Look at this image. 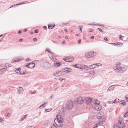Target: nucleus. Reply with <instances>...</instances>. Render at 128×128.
Returning a JSON list of instances; mask_svg holds the SVG:
<instances>
[{
  "label": "nucleus",
  "mask_w": 128,
  "mask_h": 128,
  "mask_svg": "<svg viewBox=\"0 0 128 128\" xmlns=\"http://www.w3.org/2000/svg\"><path fill=\"white\" fill-rule=\"evenodd\" d=\"M103 113L102 112H100L98 113L96 115L97 118L99 119V122L96 124V125L98 124H101L105 123L104 118L103 116Z\"/></svg>",
  "instance_id": "f257e3e1"
},
{
  "label": "nucleus",
  "mask_w": 128,
  "mask_h": 128,
  "mask_svg": "<svg viewBox=\"0 0 128 128\" xmlns=\"http://www.w3.org/2000/svg\"><path fill=\"white\" fill-rule=\"evenodd\" d=\"M120 64H115V66H114L113 68L116 70V72L118 73H122L126 70V69L124 67L120 66Z\"/></svg>",
  "instance_id": "f03ea898"
},
{
  "label": "nucleus",
  "mask_w": 128,
  "mask_h": 128,
  "mask_svg": "<svg viewBox=\"0 0 128 128\" xmlns=\"http://www.w3.org/2000/svg\"><path fill=\"white\" fill-rule=\"evenodd\" d=\"M73 102L70 100L67 101L66 103V108L68 110H69L73 108Z\"/></svg>",
  "instance_id": "7ed1b4c3"
},
{
  "label": "nucleus",
  "mask_w": 128,
  "mask_h": 128,
  "mask_svg": "<svg viewBox=\"0 0 128 128\" xmlns=\"http://www.w3.org/2000/svg\"><path fill=\"white\" fill-rule=\"evenodd\" d=\"M53 75L55 76H63L64 74V73L62 71H57L55 72L53 74Z\"/></svg>",
  "instance_id": "20e7f679"
},
{
  "label": "nucleus",
  "mask_w": 128,
  "mask_h": 128,
  "mask_svg": "<svg viewBox=\"0 0 128 128\" xmlns=\"http://www.w3.org/2000/svg\"><path fill=\"white\" fill-rule=\"evenodd\" d=\"M72 66L75 68L80 69L84 68L86 67L88 68L87 66L84 64H73Z\"/></svg>",
  "instance_id": "39448f33"
},
{
  "label": "nucleus",
  "mask_w": 128,
  "mask_h": 128,
  "mask_svg": "<svg viewBox=\"0 0 128 128\" xmlns=\"http://www.w3.org/2000/svg\"><path fill=\"white\" fill-rule=\"evenodd\" d=\"M116 125L119 128H124L125 126V124L123 121H119Z\"/></svg>",
  "instance_id": "423d86ee"
},
{
  "label": "nucleus",
  "mask_w": 128,
  "mask_h": 128,
  "mask_svg": "<svg viewBox=\"0 0 128 128\" xmlns=\"http://www.w3.org/2000/svg\"><path fill=\"white\" fill-rule=\"evenodd\" d=\"M58 120H59L58 121L59 123H58L59 124H57V126L60 127H62L63 126V124L64 120L62 118L61 116L60 118L59 117Z\"/></svg>",
  "instance_id": "0eeeda50"
},
{
  "label": "nucleus",
  "mask_w": 128,
  "mask_h": 128,
  "mask_svg": "<svg viewBox=\"0 0 128 128\" xmlns=\"http://www.w3.org/2000/svg\"><path fill=\"white\" fill-rule=\"evenodd\" d=\"M22 60V59L21 57H16L14 58L12 60V62L13 63L14 62H18L20 61H21Z\"/></svg>",
  "instance_id": "6e6552de"
},
{
  "label": "nucleus",
  "mask_w": 128,
  "mask_h": 128,
  "mask_svg": "<svg viewBox=\"0 0 128 128\" xmlns=\"http://www.w3.org/2000/svg\"><path fill=\"white\" fill-rule=\"evenodd\" d=\"M77 102L78 104H82L84 102V100L81 97H78L77 98Z\"/></svg>",
  "instance_id": "1a4fd4ad"
},
{
  "label": "nucleus",
  "mask_w": 128,
  "mask_h": 128,
  "mask_svg": "<svg viewBox=\"0 0 128 128\" xmlns=\"http://www.w3.org/2000/svg\"><path fill=\"white\" fill-rule=\"evenodd\" d=\"M84 100L86 103L88 104H90L92 101V99L91 98H85Z\"/></svg>",
  "instance_id": "9d476101"
},
{
  "label": "nucleus",
  "mask_w": 128,
  "mask_h": 128,
  "mask_svg": "<svg viewBox=\"0 0 128 128\" xmlns=\"http://www.w3.org/2000/svg\"><path fill=\"white\" fill-rule=\"evenodd\" d=\"M21 70V69L20 68H16L15 70V72H16L17 73H18L19 74H26V73L24 72H20V70Z\"/></svg>",
  "instance_id": "9b49d317"
},
{
  "label": "nucleus",
  "mask_w": 128,
  "mask_h": 128,
  "mask_svg": "<svg viewBox=\"0 0 128 128\" xmlns=\"http://www.w3.org/2000/svg\"><path fill=\"white\" fill-rule=\"evenodd\" d=\"M94 106V109L97 111L100 110L102 109V106L100 105H95Z\"/></svg>",
  "instance_id": "f8f14e48"
},
{
  "label": "nucleus",
  "mask_w": 128,
  "mask_h": 128,
  "mask_svg": "<svg viewBox=\"0 0 128 128\" xmlns=\"http://www.w3.org/2000/svg\"><path fill=\"white\" fill-rule=\"evenodd\" d=\"M72 71V69L66 68H64L63 70L64 72H71Z\"/></svg>",
  "instance_id": "ddd939ff"
},
{
  "label": "nucleus",
  "mask_w": 128,
  "mask_h": 128,
  "mask_svg": "<svg viewBox=\"0 0 128 128\" xmlns=\"http://www.w3.org/2000/svg\"><path fill=\"white\" fill-rule=\"evenodd\" d=\"M51 64H42L41 66L44 68L48 69L51 68Z\"/></svg>",
  "instance_id": "4468645a"
},
{
  "label": "nucleus",
  "mask_w": 128,
  "mask_h": 128,
  "mask_svg": "<svg viewBox=\"0 0 128 128\" xmlns=\"http://www.w3.org/2000/svg\"><path fill=\"white\" fill-rule=\"evenodd\" d=\"M56 117L57 118H55L54 119V122H55V123L57 125V124H58V123H59V122L58 121H59V120H59V118L60 117V116L59 115H57L56 116Z\"/></svg>",
  "instance_id": "2eb2a0df"
},
{
  "label": "nucleus",
  "mask_w": 128,
  "mask_h": 128,
  "mask_svg": "<svg viewBox=\"0 0 128 128\" xmlns=\"http://www.w3.org/2000/svg\"><path fill=\"white\" fill-rule=\"evenodd\" d=\"M18 90V94H20L22 93L24 91L23 88L22 87H19L17 89Z\"/></svg>",
  "instance_id": "dca6fc26"
},
{
  "label": "nucleus",
  "mask_w": 128,
  "mask_h": 128,
  "mask_svg": "<svg viewBox=\"0 0 128 128\" xmlns=\"http://www.w3.org/2000/svg\"><path fill=\"white\" fill-rule=\"evenodd\" d=\"M62 64H51V68H55L58 66H60Z\"/></svg>",
  "instance_id": "f3484780"
},
{
  "label": "nucleus",
  "mask_w": 128,
  "mask_h": 128,
  "mask_svg": "<svg viewBox=\"0 0 128 128\" xmlns=\"http://www.w3.org/2000/svg\"><path fill=\"white\" fill-rule=\"evenodd\" d=\"M97 64H92L89 67V68H94L96 66L97 67L98 66H101L102 64H100V65H96Z\"/></svg>",
  "instance_id": "a211bd4d"
},
{
  "label": "nucleus",
  "mask_w": 128,
  "mask_h": 128,
  "mask_svg": "<svg viewBox=\"0 0 128 128\" xmlns=\"http://www.w3.org/2000/svg\"><path fill=\"white\" fill-rule=\"evenodd\" d=\"M114 85H112L110 86L107 89V92L110 91H112L114 90Z\"/></svg>",
  "instance_id": "6ab92c4d"
},
{
  "label": "nucleus",
  "mask_w": 128,
  "mask_h": 128,
  "mask_svg": "<svg viewBox=\"0 0 128 128\" xmlns=\"http://www.w3.org/2000/svg\"><path fill=\"white\" fill-rule=\"evenodd\" d=\"M88 52L89 54V55L91 56V57L92 56H96V52Z\"/></svg>",
  "instance_id": "aec40b11"
},
{
  "label": "nucleus",
  "mask_w": 128,
  "mask_h": 128,
  "mask_svg": "<svg viewBox=\"0 0 128 128\" xmlns=\"http://www.w3.org/2000/svg\"><path fill=\"white\" fill-rule=\"evenodd\" d=\"M35 66V64H27L26 66L29 68H34Z\"/></svg>",
  "instance_id": "412c9836"
},
{
  "label": "nucleus",
  "mask_w": 128,
  "mask_h": 128,
  "mask_svg": "<svg viewBox=\"0 0 128 128\" xmlns=\"http://www.w3.org/2000/svg\"><path fill=\"white\" fill-rule=\"evenodd\" d=\"M93 103L95 105H100L99 101L97 100H95L93 101Z\"/></svg>",
  "instance_id": "4be33fe9"
},
{
  "label": "nucleus",
  "mask_w": 128,
  "mask_h": 128,
  "mask_svg": "<svg viewBox=\"0 0 128 128\" xmlns=\"http://www.w3.org/2000/svg\"><path fill=\"white\" fill-rule=\"evenodd\" d=\"M38 63H39V61L38 60H35L30 63H27L26 64H35Z\"/></svg>",
  "instance_id": "5701e85b"
},
{
  "label": "nucleus",
  "mask_w": 128,
  "mask_h": 128,
  "mask_svg": "<svg viewBox=\"0 0 128 128\" xmlns=\"http://www.w3.org/2000/svg\"><path fill=\"white\" fill-rule=\"evenodd\" d=\"M55 25L54 24L52 25L50 24V25H48V28L49 29H52L55 26Z\"/></svg>",
  "instance_id": "b1692460"
},
{
  "label": "nucleus",
  "mask_w": 128,
  "mask_h": 128,
  "mask_svg": "<svg viewBox=\"0 0 128 128\" xmlns=\"http://www.w3.org/2000/svg\"><path fill=\"white\" fill-rule=\"evenodd\" d=\"M120 104H122L124 105L126 104V101L124 100H121L120 101Z\"/></svg>",
  "instance_id": "393cba45"
},
{
  "label": "nucleus",
  "mask_w": 128,
  "mask_h": 128,
  "mask_svg": "<svg viewBox=\"0 0 128 128\" xmlns=\"http://www.w3.org/2000/svg\"><path fill=\"white\" fill-rule=\"evenodd\" d=\"M74 60V58H68V59L67 61H66V62H72Z\"/></svg>",
  "instance_id": "a878e982"
},
{
  "label": "nucleus",
  "mask_w": 128,
  "mask_h": 128,
  "mask_svg": "<svg viewBox=\"0 0 128 128\" xmlns=\"http://www.w3.org/2000/svg\"><path fill=\"white\" fill-rule=\"evenodd\" d=\"M5 67L6 68V69L7 68L10 67L11 66V64H4Z\"/></svg>",
  "instance_id": "bb28decb"
},
{
  "label": "nucleus",
  "mask_w": 128,
  "mask_h": 128,
  "mask_svg": "<svg viewBox=\"0 0 128 128\" xmlns=\"http://www.w3.org/2000/svg\"><path fill=\"white\" fill-rule=\"evenodd\" d=\"M85 56L87 58H91V56L89 55L88 52L86 54Z\"/></svg>",
  "instance_id": "cd10ccee"
},
{
  "label": "nucleus",
  "mask_w": 128,
  "mask_h": 128,
  "mask_svg": "<svg viewBox=\"0 0 128 128\" xmlns=\"http://www.w3.org/2000/svg\"><path fill=\"white\" fill-rule=\"evenodd\" d=\"M51 128H57L56 126L53 124H52L51 125Z\"/></svg>",
  "instance_id": "c85d7f7f"
},
{
  "label": "nucleus",
  "mask_w": 128,
  "mask_h": 128,
  "mask_svg": "<svg viewBox=\"0 0 128 128\" xmlns=\"http://www.w3.org/2000/svg\"><path fill=\"white\" fill-rule=\"evenodd\" d=\"M119 100L118 99H116L114 100L113 102L114 103H115L116 102V103H118L119 102Z\"/></svg>",
  "instance_id": "c756f323"
},
{
  "label": "nucleus",
  "mask_w": 128,
  "mask_h": 128,
  "mask_svg": "<svg viewBox=\"0 0 128 128\" xmlns=\"http://www.w3.org/2000/svg\"><path fill=\"white\" fill-rule=\"evenodd\" d=\"M52 61L54 62L55 60H56V59L54 56H52Z\"/></svg>",
  "instance_id": "7c9ffc66"
},
{
  "label": "nucleus",
  "mask_w": 128,
  "mask_h": 128,
  "mask_svg": "<svg viewBox=\"0 0 128 128\" xmlns=\"http://www.w3.org/2000/svg\"><path fill=\"white\" fill-rule=\"evenodd\" d=\"M62 111L64 112H66V109L65 107L62 108Z\"/></svg>",
  "instance_id": "2f4dec72"
},
{
  "label": "nucleus",
  "mask_w": 128,
  "mask_h": 128,
  "mask_svg": "<svg viewBox=\"0 0 128 128\" xmlns=\"http://www.w3.org/2000/svg\"><path fill=\"white\" fill-rule=\"evenodd\" d=\"M6 116L8 117H10L11 116L10 114L9 113L6 112Z\"/></svg>",
  "instance_id": "473e14b6"
},
{
  "label": "nucleus",
  "mask_w": 128,
  "mask_h": 128,
  "mask_svg": "<svg viewBox=\"0 0 128 128\" xmlns=\"http://www.w3.org/2000/svg\"><path fill=\"white\" fill-rule=\"evenodd\" d=\"M116 45L118 46V45H120L121 44L122 45L123 44L122 43L119 42H116Z\"/></svg>",
  "instance_id": "72a5a7b5"
},
{
  "label": "nucleus",
  "mask_w": 128,
  "mask_h": 128,
  "mask_svg": "<svg viewBox=\"0 0 128 128\" xmlns=\"http://www.w3.org/2000/svg\"><path fill=\"white\" fill-rule=\"evenodd\" d=\"M97 29L98 30H99L100 32H104L102 31L103 30L101 28H98Z\"/></svg>",
  "instance_id": "f704fd0d"
},
{
  "label": "nucleus",
  "mask_w": 128,
  "mask_h": 128,
  "mask_svg": "<svg viewBox=\"0 0 128 128\" xmlns=\"http://www.w3.org/2000/svg\"><path fill=\"white\" fill-rule=\"evenodd\" d=\"M124 116L125 117H128V113L127 112H126L125 113Z\"/></svg>",
  "instance_id": "c9c22d12"
},
{
  "label": "nucleus",
  "mask_w": 128,
  "mask_h": 128,
  "mask_svg": "<svg viewBox=\"0 0 128 128\" xmlns=\"http://www.w3.org/2000/svg\"><path fill=\"white\" fill-rule=\"evenodd\" d=\"M26 118V115L24 116L22 118H21L22 120H24V118Z\"/></svg>",
  "instance_id": "e433bc0d"
},
{
  "label": "nucleus",
  "mask_w": 128,
  "mask_h": 128,
  "mask_svg": "<svg viewBox=\"0 0 128 128\" xmlns=\"http://www.w3.org/2000/svg\"><path fill=\"white\" fill-rule=\"evenodd\" d=\"M125 97L126 98V100L127 101V102H128V94H126V96Z\"/></svg>",
  "instance_id": "4c0bfd02"
},
{
  "label": "nucleus",
  "mask_w": 128,
  "mask_h": 128,
  "mask_svg": "<svg viewBox=\"0 0 128 128\" xmlns=\"http://www.w3.org/2000/svg\"><path fill=\"white\" fill-rule=\"evenodd\" d=\"M83 27L82 26H78V28H80V30L81 32H82V30H81L82 28Z\"/></svg>",
  "instance_id": "58836bf2"
},
{
  "label": "nucleus",
  "mask_w": 128,
  "mask_h": 128,
  "mask_svg": "<svg viewBox=\"0 0 128 128\" xmlns=\"http://www.w3.org/2000/svg\"><path fill=\"white\" fill-rule=\"evenodd\" d=\"M38 30L37 29H36V30H35L34 31V32L35 33H38Z\"/></svg>",
  "instance_id": "ea45409f"
},
{
  "label": "nucleus",
  "mask_w": 128,
  "mask_h": 128,
  "mask_svg": "<svg viewBox=\"0 0 128 128\" xmlns=\"http://www.w3.org/2000/svg\"><path fill=\"white\" fill-rule=\"evenodd\" d=\"M51 110H50L48 109H46L45 110V111L46 112H49Z\"/></svg>",
  "instance_id": "a19ab883"
},
{
  "label": "nucleus",
  "mask_w": 128,
  "mask_h": 128,
  "mask_svg": "<svg viewBox=\"0 0 128 128\" xmlns=\"http://www.w3.org/2000/svg\"><path fill=\"white\" fill-rule=\"evenodd\" d=\"M46 50L47 51H48V52L50 53H51L52 54V53L50 51V49H47L46 48Z\"/></svg>",
  "instance_id": "79ce46f5"
},
{
  "label": "nucleus",
  "mask_w": 128,
  "mask_h": 128,
  "mask_svg": "<svg viewBox=\"0 0 128 128\" xmlns=\"http://www.w3.org/2000/svg\"><path fill=\"white\" fill-rule=\"evenodd\" d=\"M48 122L47 121L46 122L44 123V125L45 126H48Z\"/></svg>",
  "instance_id": "37998d69"
},
{
  "label": "nucleus",
  "mask_w": 128,
  "mask_h": 128,
  "mask_svg": "<svg viewBox=\"0 0 128 128\" xmlns=\"http://www.w3.org/2000/svg\"><path fill=\"white\" fill-rule=\"evenodd\" d=\"M63 59L64 60V61L66 62V61H67L68 60V58H63Z\"/></svg>",
  "instance_id": "c03bdc74"
},
{
  "label": "nucleus",
  "mask_w": 128,
  "mask_h": 128,
  "mask_svg": "<svg viewBox=\"0 0 128 128\" xmlns=\"http://www.w3.org/2000/svg\"><path fill=\"white\" fill-rule=\"evenodd\" d=\"M3 121V119L2 118H0V122L2 123Z\"/></svg>",
  "instance_id": "a18cd8bd"
},
{
  "label": "nucleus",
  "mask_w": 128,
  "mask_h": 128,
  "mask_svg": "<svg viewBox=\"0 0 128 128\" xmlns=\"http://www.w3.org/2000/svg\"><path fill=\"white\" fill-rule=\"evenodd\" d=\"M37 40V38H34L33 39V41L35 42Z\"/></svg>",
  "instance_id": "49530a36"
},
{
  "label": "nucleus",
  "mask_w": 128,
  "mask_h": 128,
  "mask_svg": "<svg viewBox=\"0 0 128 128\" xmlns=\"http://www.w3.org/2000/svg\"><path fill=\"white\" fill-rule=\"evenodd\" d=\"M27 128H34V127L33 126H28Z\"/></svg>",
  "instance_id": "de8ad7c7"
},
{
  "label": "nucleus",
  "mask_w": 128,
  "mask_h": 128,
  "mask_svg": "<svg viewBox=\"0 0 128 128\" xmlns=\"http://www.w3.org/2000/svg\"><path fill=\"white\" fill-rule=\"evenodd\" d=\"M43 28L45 30H46L47 28V27L46 26H43Z\"/></svg>",
  "instance_id": "09e8293b"
},
{
  "label": "nucleus",
  "mask_w": 128,
  "mask_h": 128,
  "mask_svg": "<svg viewBox=\"0 0 128 128\" xmlns=\"http://www.w3.org/2000/svg\"><path fill=\"white\" fill-rule=\"evenodd\" d=\"M120 37H119L121 39V40H122L123 39L122 38V37H123L124 36L121 35H120Z\"/></svg>",
  "instance_id": "8fccbe9b"
},
{
  "label": "nucleus",
  "mask_w": 128,
  "mask_h": 128,
  "mask_svg": "<svg viewBox=\"0 0 128 128\" xmlns=\"http://www.w3.org/2000/svg\"><path fill=\"white\" fill-rule=\"evenodd\" d=\"M61 63L60 62H57L56 63H55V62L53 63V64H60Z\"/></svg>",
  "instance_id": "3c124183"
},
{
  "label": "nucleus",
  "mask_w": 128,
  "mask_h": 128,
  "mask_svg": "<svg viewBox=\"0 0 128 128\" xmlns=\"http://www.w3.org/2000/svg\"><path fill=\"white\" fill-rule=\"evenodd\" d=\"M30 93H32V94H35L36 93V91H33V92H30Z\"/></svg>",
  "instance_id": "603ef678"
},
{
  "label": "nucleus",
  "mask_w": 128,
  "mask_h": 128,
  "mask_svg": "<svg viewBox=\"0 0 128 128\" xmlns=\"http://www.w3.org/2000/svg\"><path fill=\"white\" fill-rule=\"evenodd\" d=\"M94 70H92L91 71V73H90V74H94Z\"/></svg>",
  "instance_id": "864d4df0"
},
{
  "label": "nucleus",
  "mask_w": 128,
  "mask_h": 128,
  "mask_svg": "<svg viewBox=\"0 0 128 128\" xmlns=\"http://www.w3.org/2000/svg\"><path fill=\"white\" fill-rule=\"evenodd\" d=\"M104 40L106 41H107L108 40V39L106 38L105 37L104 38Z\"/></svg>",
  "instance_id": "5fc2aeb1"
},
{
  "label": "nucleus",
  "mask_w": 128,
  "mask_h": 128,
  "mask_svg": "<svg viewBox=\"0 0 128 128\" xmlns=\"http://www.w3.org/2000/svg\"><path fill=\"white\" fill-rule=\"evenodd\" d=\"M46 104V103H44V104L42 105L41 106H42V108H43V107L44 106V105Z\"/></svg>",
  "instance_id": "6e6d98bb"
},
{
  "label": "nucleus",
  "mask_w": 128,
  "mask_h": 128,
  "mask_svg": "<svg viewBox=\"0 0 128 128\" xmlns=\"http://www.w3.org/2000/svg\"><path fill=\"white\" fill-rule=\"evenodd\" d=\"M116 42L114 43H110V44L112 45H116Z\"/></svg>",
  "instance_id": "4d7b16f0"
},
{
  "label": "nucleus",
  "mask_w": 128,
  "mask_h": 128,
  "mask_svg": "<svg viewBox=\"0 0 128 128\" xmlns=\"http://www.w3.org/2000/svg\"><path fill=\"white\" fill-rule=\"evenodd\" d=\"M27 30V29H24V32H26Z\"/></svg>",
  "instance_id": "13d9d810"
},
{
  "label": "nucleus",
  "mask_w": 128,
  "mask_h": 128,
  "mask_svg": "<svg viewBox=\"0 0 128 128\" xmlns=\"http://www.w3.org/2000/svg\"><path fill=\"white\" fill-rule=\"evenodd\" d=\"M96 25H98V26H104L102 24H101V25H100V24H96Z\"/></svg>",
  "instance_id": "bf43d9fd"
},
{
  "label": "nucleus",
  "mask_w": 128,
  "mask_h": 128,
  "mask_svg": "<svg viewBox=\"0 0 128 128\" xmlns=\"http://www.w3.org/2000/svg\"><path fill=\"white\" fill-rule=\"evenodd\" d=\"M22 32V31H20V30H19L18 32V33L19 34H20Z\"/></svg>",
  "instance_id": "052dcab7"
},
{
  "label": "nucleus",
  "mask_w": 128,
  "mask_h": 128,
  "mask_svg": "<svg viewBox=\"0 0 128 128\" xmlns=\"http://www.w3.org/2000/svg\"><path fill=\"white\" fill-rule=\"evenodd\" d=\"M64 79H63V78H59V80H63Z\"/></svg>",
  "instance_id": "680f3d73"
},
{
  "label": "nucleus",
  "mask_w": 128,
  "mask_h": 128,
  "mask_svg": "<svg viewBox=\"0 0 128 128\" xmlns=\"http://www.w3.org/2000/svg\"><path fill=\"white\" fill-rule=\"evenodd\" d=\"M22 39H21V38H20V39H19V41H20V42H22Z\"/></svg>",
  "instance_id": "e2e57ef3"
},
{
  "label": "nucleus",
  "mask_w": 128,
  "mask_h": 128,
  "mask_svg": "<svg viewBox=\"0 0 128 128\" xmlns=\"http://www.w3.org/2000/svg\"><path fill=\"white\" fill-rule=\"evenodd\" d=\"M81 40H78V43H79V44H80V42H81Z\"/></svg>",
  "instance_id": "0e129e2a"
},
{
  "label": "nucleus",
  "mask_w": 128,
  "mask_h": 128,
  "mask_svg": "<svg viewBox=\"0 0 128 128\" xmlns=\"http://www.w3.org/2000/svg\"><path fill=\"white\" fill-rule=\"evenodd\" d=\"M94 38V36H91V38H92V39H93Z\"/></svg>",
  "instance_id": "69168bd1"
},
{
  "label": "nucleus",
  "mask_w": 128,
  "mask_h": 128,
  "mask_svg": "<svg viewBox=\"0 0 128 128\" xmlns=\"http://www.w3.org/2000/svg\"><path fill=\"white\" fill-rule=\"evenodd\" d=\"M2 70V69H1L0 70V74H1L2 72V71L1 70Z\"/></svg>",
  "instance_id": "338daca9"
},
{
  "label": "nucleus",
  "mask_w": 128,
  "mask_h": 128,
  "mask_svg": "<svg viewBox=\"0 0 128 128\" xmlns=\"http://www.w3.org/2000/svg\"><path fill=\"white\" fill-rule=\"evenodd\" d=\"M89 31L90 32H92V29H90L89 30Z\"/></svg>",
  "instance_id": "774afa93"
}]
</instances>
